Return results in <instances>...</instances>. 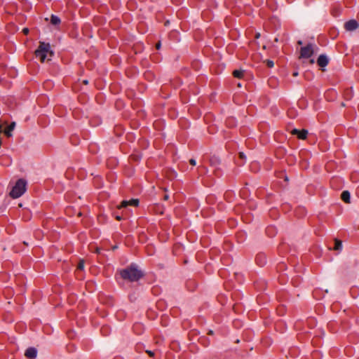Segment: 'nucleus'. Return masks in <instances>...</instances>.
<instances>
[{"label":"nucleus","instance_id":"1","mask_svg":"<svg viewBox=\"0 0 359 359\" xmlns=\"http://www.w3.org/2000/svg\"><path fill=\"white\" fill-rule=\"evenodd\" d=\"M121 278L130 282L139 280L143 276V272L140 270L137 265L131 264L128 267L120 271Z\"/></svg>","mask_w":359,"mask_h":359},{"label":"nucleus","instance_id":"2","mask_svg":"<svg viewBox=\"0 0 359 359\" xmlns=\"http://www.w3.org/2000/svg\"><path fill=\"white\" fill-rule=\"evenodd\" d=\"M53 51L50 50V46L48 43L40 42L38 48L35 50V55L41 62L46 60H50L53 55Z\"/></svg>","mask_w":359,"mask_h":359},{"label":"nucleus","instance_id":"3","mask_svg":"<svg viewBox=\"0 0 359 359\" xmlns=\"http://www.w3.org/2000/svg\"><path fill=\"white\" fill-rule=\"evenodd\" d=\"M27 189V182L24 179H19L16 181L15 184L12 187L9 195L13 198H18L20 197Z\"/></svg>","mask_w":359,"mask_h":359},{"label":"nucleus","instance_id":"4","mask_svg":"<svg viewBox=\"0 0 359 359\" xmlns=\"http://www.w3.org/2000/svg\"><path fill=\"white\" fill-rule=\"evenodd\" d=\"M313 54V48L312 44H308L307 46L302 47L300 50V58H309Z\"/></svg>","mask_w":359,"mask_h":359},{"label":"nucleus","instance_id":"5","mask_svg":"<svg viewBox=\"0 0 359 359\" xmlns=\"http://www.w3.org/2000/svg\"><path fill=\"white\" fill-rule=\"evenodd\" d=\"M138 205H139V200L133 198L129 201H123L118 208H126L128 205L137 207Z\"/></svg>","mask_w":359,"mask_h":359},{"label":"nucleus","instance_id":"6","mask_svg":"<svg viewBox=\"0 0 359 359\" xmlns=\"http://www.w3.org/2000/svg\"><path fill=\"white\" fill-rule=\"evenodd\" d=\"M291 133L292 135H297V137L300 140H305L308 135V130H306L305 129H302V130L293 129L291 131Z\"/></svg>","mask_w":359,"mask_h":359},{"label":"nucleus","instance_id":"7","mask_svg":"<svg viewBox=\"0 0 359 359\" xmlns=\"http://www.w3.org/2000/svg\"><path fill=\"white\" fill-rule=\"evenodd\" d=\"M358 27V23L355 20H351L344 24V28L347 31H354Z\"/></svg>","mask_w":359,"mask_h":359},{"label":"nucleus","instance_id":"8","mask_svg":"<svg viewBox=\"0 0 359 359\" xmlns=\"http://www.w3.org/2000/svg\"><path fill=\"white\" fill-rule=\"evenodd\" d=\"M329 63V59L325 55H320L317 59V64L320 67H326Z\"/></svg>","mask_w":359,"mask_h":359},{"label":"nucleus","instance_id":"9","mask_svg":"<svg viewBox=\"0 0 359 359\" xmlns=\"http://www.w3.org/2000/svg\"><path fill=\"white\" fill-rule=\"evenodd\" d=\"M37 351L35 348L30 347L28 348L25 353V355L28 359H34L36 357Z\"/></svg>","mask_w":359,"mask_h":359},{"label":"nucleus","instance_id":"10","mask_svg":"<svg viewBox=\"0 0 359 359\" xmlns=\"http://www.w3.org/2000/svg\"><path fill=\"white\" fill-rule=\"evenodd\" d=\"M256 262L257 264L260 266H264L266 262V255L264 254H258L257 256H256Z\"/></svg>","mask_w":359,"mask_h":359},{"label":"nucleus","instance_id":"11","mask_svg":"<svg viewBox=\"0 0 359 359\" xmlns=\"http://www.w3.org/2000/svg\"><path fill=\"white\" fill-rule=\"evenodd\" d=\"M350 193L349 191H344L342 193H341V198L343 201H344L345 203H350Z\"/></svg>","mask_w":359,"mask_h":359},{"label":"nucleus","instance_id":"12","mask_svg":"<svg viewBox=\"0 0 359 359\" xmlns=\"http://www.w3.org/2000/svg\"><path fill=\"white\" fill-rule=\"evenodd\" d=\"M15 126V122H13L11 123L4 130V133L6 136L8 137H11L12 135H11V131L13 130Z\"/></svg>","mask_w":359,"mask_h":359},{"label":"nucleus","instance_id":"13","mask_svg":"<svg viewBox=\"0 0 359 359\" xmlns=\"http://www.w3.org/2000/svg\"><path fill=\"white\" fill-rule=\"evenodd\" d=\"M61 22L60 18L55 15H51L50 16V23L53 25H58Z\"/></svg>","mask_w":359,"mask_h":359},{"label":"nucleus","instance_id":"14","mask_svg":"<svg viewBox=\"0 0 359 359\" xmlns=\"http://www.w3.org/2000/svg\"><path fill=\"white\" fill-rule=\"evenodd\" d=\"M244 72L243 70L236 69L233 72V75L234 77L238 79H241L243 77Z\"/></svg>","mask_w":359,"mask_h":359},{"label":"nucleus","instance_id":"15","mask_svg":"<svg viewBox=\"0 0 359 359\" xmlns=\"http://www.w3.org/2000/svg\"><path fill=\"white\" fill-rule=\"evenodd\" d=\"M342 247V243L340 241L336 239L335 240V245H334V250H339Z\"/></svg>","mask_w":359,"mask_h":359},{"label":"nucleus","instance_id":"16","mask_svg":"<svg viewBox=\"0 0 359 359\" xmlns=\"http://www.w3.org/2000/svg\"><path fill=\"white\" fill-rule=\"evenodd\" d=\"M84 269V262L83 260H80L78 265H77V271H83Z\"/></svg>","mask_w":359,"mask_h":359},{"label":"nucleus","instance_id":"17","mask_svg":"<svg viewBox=\"0 0 359 359\" xmlns=\"http://www.w3.org/2000/svg\"><path fill=\"white\" fill-rule=\"evenodd\" d=\"M275 229L273 227H268L266 229V233L270 236H273L275 234Z\"/></svg>","mask_w":359,"mask_h":359},{"label":"nucleus","instance_id":"18","mask_svg":"<svg viewBox=\"0 0 359 359\" xmlns=\"http://www.w3.org/2000/svg\"><path fill=\"white\" fill-rule=\"evenodd\" d=\"M266 65L269 67L271 68L273 67L274 65V62L272 61V60H266Z\"/></svg>","mask_w":359,"mask_h":359},{"label":"nucleus","instance_id":"19","mask_svg":"<svg viewBox=\"0 0 359 359\" xmlns=\"http://www.w3.org/2000/svg\"><path fill=\"white\" fill-rule=\"evenodd\" d=\"M189 163H190L191 165H196V160H195V159H194V158H191V159L189 160Z\"/></svg>","mask_w":359,"mask_h":359},{"label":"nucleus","instance_id":"20","mask_svg":"<svg viewBox=\"0 0 359 359\" xmlns=\"http://www.w3.org/2000/svg\"><path fill=\"white\" fill-rule=\"evenodd\" d=\"M147 353L150 356V357H154V352L151 351H146Z\"/></svg>","mask_w":359,"mask_h":359},{"label":"nucleus","instance_id":"21","mask_svg":"<svg viewBox=\"0 0 359 359\" xmlns=\"http://www.w3.org/2000/svg\"><path fill=\"white\" fill-rule=\"evenodd\" d=\"M22 32H23V33H24L25 34H27L29 33V29H28V28H24V29H22Z\"/></svg>","mask_w":359,"mask_h":359},{"label":"nucleus","instance_id":"22","mask_svg":"<svg viewBox=\"0 0 359 359\" xmlns=\"http://www.w3.org/2000/svg\"><path fill=\"white\" fill-rule=\"evenodd\" d=\"M156 49H158V50L161 48V43H160V42H158V43H156Z\"/></svg>","mask_w":359,"mask_h":359},{"label":"nucleus","instance_id":"23","mask_svg":"<svg viewBox=\"0 0 359 359\" xmlns=\"http://www.w3.org/2000/svg\"><path fill=\"white\" fill-rule=\"evenodd\" d=\"M168 198H169V196H168V195H167V194H165V195L164 196V197H163V198H164V200H165V201H167V200L168 199Z\"/></svg>","mask_w":359,"mask_h":359},{"label":"nucleus","instance_id":"24","mask_svg":"<svg viewBox=\"0 0 359 359\" xmlns=\"http://www.w3.org/2000/svg\"><path fill=\"white\" fill-rule=\"evenodd\" d=\"M309 62H310V64L313 65V64H314L315 61L313 59H311Z\"/></svg>","mask_w":359,"mask_h":359},{"label":"nucleus","instance_id":"25","mask_svg":"<svg viewBox=\"0 0 359 359\" xmlns=\"http://www.w3.org/2000/svg\"><path fill=\"white\" fill-rule=\"evenodd\" d=\"M292 75L294 76H297L298 75V72H293Z\"/></svg>","mask_w":359,"mask_h":359},{"label":"nucleus","instance_id":"26","mask_svg":"<svg viewBox=\"0 0 359 359\" xmlns=\"http://www.w3.org/2000/svg\"><path fill=\"white\" fill-rule=\"evenodd\" d=\"M239 155H240V157H241V158H244V154H243V153H242V152H241V153H240V154H239Z\"/></svg>","mask_w":359,"mask_h":359},{"label":"nucleus","instance_id":"27","mask_svg":"<svg viewBox=\"0 0 359 359\" xmlns=\"http://www.w3.org/2000/svg\"><path fill=\"white\" fill-rule=\"evenodd\" d=\"M116 219L117 220L120 221V220L121 219V217H120V216H116Z\"/></svg>","mask_w":359,"mask_h":359},{"label":"nucleus","instance_id":"28","mask_svg":"<svg viewBox=\"0 0 359 359\" xmlns=\"http://www.w3.org/2000/svg\"><path fill=\"white\" fill-rule=\"evenodd\" d=\"M83 83L84 84H86H86H88V81H87V80H84V81H83Z\"/></svg>","mask_w":359,"mask_h":359},{"label":"nucleus","instance_id":"29","mask_svg":"<svg viewBox=\"0 0 359 359\" xmlns=\"http://www.w3.org/2000/svg\"><path fill=\"white\" fill-rule=\"evenodd\" d=\"M298 44L301 45V44H302V42L301 41H299Z\"/></svg>","mask_w":359,"mask_h":359}]
</instances>
